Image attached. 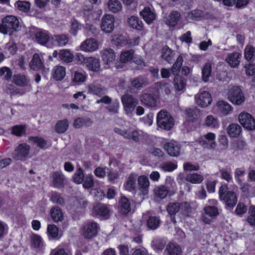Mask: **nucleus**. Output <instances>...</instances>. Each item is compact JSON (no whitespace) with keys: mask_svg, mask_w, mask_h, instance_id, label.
I'll return each instance as SVG.
<instances>
[{"mask_svg":"<svg viewBox=\"0 0 255 255\" xmlns=\"http://www.w3.org/2000/svg\"><path fill=\"white\" fill-rule=\"evenodd\" d=\"M136 176L135 174H131L125 184V188L129 191H134L136 187Z\"/></svg>","mask_w":255,"mask_h":255,"instance_id":"obj_36","label":"nucleus"},{"mask_svg":"<svg viewBox=\"0 0 255 255\" xmlns=\"http://www.w3.org/2000/svg\"><path fill=\"white\" fill-rule=\"evenodd\" d=\"M164 252L169 255H180L181 249L178 245L170 243L167 245Z\"/></svg>","mask_w":255,"mask_h":255,"instance_id":"obj_26","label":"nucleus"},{"mask_svg":"<svg viewBox=\"0 0 255 255\" xmlns=\"http://www.w3.org/2000/svg\"><path fill=\"white\" fill-rule=\"evenodd\" d=\"M30 146L23 142L18 144L12 153V157L15 160L25 161L30 156Z\"/></svg>","mask_w":255,"mask_h":255,"instance_id":"obj_3","label":"nucleus"},{"mask_svg":"<svg viewBox=\"0 0 255 255\" xmlns=\"http://www.w3.org/2000/svg\"><path fill=\"white\" fill-rule=\"evenodd\" d=\"M204 124L206 126L211 128H218L220 126L218 119L212 115L208 116L205 118Z\"/></svg>","mask_w":255,"mask_h":255,"instance_id":"obj_37","label":"nucleus"},{"mask_svg":"<svg viewBox=\"0 0 255 255\" xmlns=\"http://www.w3.org/2000/svg\"><path fill=\"white\" fill-rule=\"evenodd\" d=\"M202 78L205 82L209 80V78L211 73V65L210 63H206L202 69Z\"/></svg>","mask_w":255,"mask_h":255,"instance_id":"obj_61","label":"nucleus"},{"mask_svg":"<svg viewBox=\"0 0 255 255\" xmlns=\"http://www.w3.org/2000/svg\"><path fill=\"white\" fill-rule=\"evenodd\" d=\"M216 135L214 133L209 132L200 137L197 141L204 148L214 149L216 147Z\"/></svg>","mask_w":255,"mask_h":255,"instance_id":"obj_7","label":"nucleus"},{"mask_svg":"<svg viewBox=\"0 0 255 255\" xmlns=\"http://www.w3.org/2000/svg\"><path fill=\"white\" fill-rule=\"evenodd\" d=\"M84 175L82 169L79 168L73 176V181L77 184H80L84 181Z\"/></svg>","mask_w":255,"mask_h":255,"instance_id":"obj_57","label":"nucleus"},{"mask_svg":"<svg viewBox=\"0 0 255 255\" xmlns=\"http://www.w3.org/2000/svg\"><path fill=\"white\" fill-rule=\"evenodd\" d=\"M197 105L202 108H206L209 106L212 101L211 94L207 91H203L195 96Z\"/></svg>","mask_w":255,"mask_h":255,"instance_id":"obj_11","label":"nucleus"},{"mask_svg":"<svg viewBox=\"0 0 255 255\" xmlns=\"http://www.w3.org/2000/svg\"><path fill=\"white\" fill-rule=\"evenodd\" d=\"M26 131L25 126L16 125L13 126L11 129V133L17 136H21L24 134Z\"/></svg>","mask_w":255,"mask_h":255,"instance_id":"obj_55","label":"nucleus"},{"mask_svg":"<svg viewBox=\"0 0 255 255\" xmlns=\"http://www.w3.org/2000/svg\"><path fill=\"white\" fill-rule=\"evenodd\" d=\"M255 49L251 45H248L245 49V58L248 61L252 60L255 56Z\"/></svg>","mask_w":255,"mask_h":255,"instance_id":"obj_59","label":"nucleus"},{"mask_svg":"<svg viewBox=\"0 0 255 255\" xmlns=\"http://www.w3.org/2000/svg\"><path fill=\"white\" fill-rule=\"evenodd\" d=\"M221 178L226 180L227 182L233 181L232 170L230 168H222L220 170Z\"/></svg>","mask_w":255,"mask_h":255,"instance_id":"obj_52","label":"nucleus"},{"mask_svg":"<svg viewBox=\"0 0 255 255\" xmlns=\"http://www.w3.org/2000/svg\"><path fill=\"white\" fill-rule=\"evenodd\" d=\"M140 15L148 24H150L156 18V14L153 7H145L140 12Z\"/></svg>","mask_w":255,"mask_h":255,"instance_id":"obj_14","label":"nucleus"},{"mask_svg":"<svg viewBox=\"0 0 255 255\" xmlns=\"http://www.w3.org/2000/svg\"><path fill=\"white\" fill-rule=\"evenodd\" d=\"M185 112L187 118L190 121H193L197 119L200 114L199 110L196 107L187 109L186 110Z\"/></svg>","mask_w":255,"mask_h":255,"instance_id":"obj_47","label":"nucleus"},{"mask_svg":"<svg viewBox=\"0 0 255 255\" xmlns=\"http://www.w3.org/2000/svg\"><path fill=\"white\" fill-rule=\"evenodd\" d=\"M128 23L130 27L138 30H142L143 26L142 21L135 16H131L128 18Z\"/></svg>","mask_w":255,"mask_h":255,"instance_id":"obj_28","label":"nucleus"},{"mask_svg":"<svg viewBox=\"0 0 255 255\" xmlns=\"http://www.w3.org/2000/svg\"><path fill=\"white\" fill-rule=\"evenodd\" d=\"M185 179L187 181L192 184H200L204 180V177L200 174L193 173L187 174Z\"/></svg>","mask_w":255,"mask_h":255,"instance_id":"obj_39","label":"nucleus"},{"mask_svg":"<svg viewBox=\"0 0 255 255\" xmlns=\"http://www.w3.org/2000/svg\"><path fill=\"white\" fill-rule=\"evenodd\" d=\"M177 187L176 183L172 180L166 182V186H161L158 187L155 190V194L156 196L161 199H163L166 197L167 194L171 196L175 194L177 192Z\"/></svg>","mask_w":255,"mask_h":255,"instance_id":"obj_6","label":"nucleus"},{"mask_svg":"<svg viewBox=\"0 0 255 255\" xmlns=\"http://www.w3.org/2000/svg\"><path fill=\"white\" fill-rule=\"evenodd\" d=\"M99 48L97 41L94 38H89L83 41L80 45L81 50L85 52H93Z\"/></svg>","mask_w":255,"mask_h":255,"instance_id":"obj_15","label":"nucleus"},{"mask_svg":"<svg viewBox=\"0 0 255 255\" xmlns=\"http://www.w3.org/2000/svg\"><path fill=\"white\" fill-rule=\"evenodd\" d=\"M50 215L52 219L55 222L62 221L63 219V214L62 210L58 207H54L51 209Z\"/></svg>","mask_w":255,"mask_h":255,"instance_id":"obj_30","label":"nucleus"},{"mask_svg":"<svg viewBox=\"0 0 255 255\" xmlns=\"http://www.w3.org/2000/svg\"><path fill=\"white\" fill-rule=\"evenodd\" d=\"M165 242L160 239L155 240L152 242L154 250L157 252L161 251L165 247Z\"/></svg>","mask_w":255,"mask_h":255,"instance_id":"obj_64","label":"nucleus"},{"mask_svg":"<svg viewBox=\"0 0 255 255\" xmlns=\"http://www.w3.org/2000/svg\"><path fill=\"white\" fill-rule=\"evenodd\" d=\"M122 102L127 114L130 115L134 110L138 101L131 95L126 94L122 97Z\"/></svg>","mask_w":255,"mask_h":255,"instance_id":"obj_10","label":"nucleus"},{"mask_svg":"<svg viewBox=\"0 0 255 255\" xmlns=\"http://www.w3.org/2000/svg\"><path fill=\"white\" fill-rule=\"evenodd\" d=\"M93 211L98 215L106 217L109 215L110 210L106 205L99 204L94 207Z\"/></svg>","mask_w":255,"mask_h":255,"instance_id":"obj_34","label":"nucleus"},{"mask_svg":"<svg viewBox=\"0 0 255 255\" xmlns=\"http://www.w3.org/2000/svg\"><path fill=\"white\" fill-rule=\"evenodd\" d=\"M107 6L109 10L113 13H118L122 9V4L119 0H109Z\"/></svg>","mask_w":255,"mask_h":255,"instance_id":"obj_25","label":"nucleus"},{"mask_svg":"<svg viewBox=\"0 0 255 255\" xmlns=\"http://www.w3.org/2000/svg\"><path fill=\"white\" fill-rule=\"evenodd\" d=\"M52 39L55 42V44L60 46L66 45L69 41L68 37L64 34L55 35Z\"/></svg>","mask_w":255,"mask_h":255,"instance_id":"obj_48","label":"nucleus"},{"mask_svg":"<svg viewBox=\"0 0 255 255\" xmlns=\"http://www.w3.org/2000/svg\"><path fill=\"white\" fill-rule=\"evenodd\" d=\"M249 216L247 218L249 224L253 226H255V206L251 205L249 209Z\"/></svg>","mask_w":255,"mask_h":255,"instance_id":"obj_62","label":"nucleus"},{"mask_svg":"<svg viewBox=\"0 0 255 255\" xmlns=\"http://www.w3.org/2000/svg\"><path fill=\"white\" fill-rule=\"evenodd\" d=\"M19 26L18 18L13 15H7L2 20L0 24V32L4 34H11L15 31Z\"/></svg>","mask_w":255,"mask_h":255,"instance_id":"obj_1","label":"nucleus"},{"mask_svg":"<svg viewBox=\"0 0 255 255\" xmlns=\"http://www.w3.org/2000/svg\"><path fill=\"white\" fill-rule=\"evenodd\" d=\"M53 184L55 187L61 188L63 187L64 177L61 172H55L53 175Z\"/></svg>","mask_w":255,"mask_h":255,"instance_id":"obj_44","label":"nucleus"},{"mask_svg":"<svg viewBox=\"0 0 255 255\" xmlns=\"http://www.w3.org/2000/svg\"><path fill=\"white\" fill-rule=\"evenodd\" d=\"M92 124L91 120L89 118H78L74 121L73 126L75 128H80L83 126L89 127Z\"/></svg>","mask_w":255,"mask_h":255,"instance_id":"obj_41","label":"nucleus"},{"mask_svg":"<svg viewBox=\"0 0 255 255\" xmlns=\"http://www.w3.org/2000/svg\"><path fill=\"white\" fill-rule=\"evenodd\" d=\"M137 182L140 189L146 194L149 186V181L147 177L145 175H141L138 178Z\"/></svg>","mask_w":255,"mask_h":255,"instance_id":"obj_32","label":"nucleus"},{"mask_svg":"<svg viewBox=\"0 0 255 255\" xmlns=\"http://www.w3.org/2000/svg\"><path fill=\"white\" fill-rule=\"evenodd\" d=\"M160 223L159 219L155 216H150L147 221L148 227L151 230L157 229Z\"/></svg>","mask_w":255,"mask_h":255,"instance_id":"obj_51","label":"nucleus"},{"mask_svg":"<svg viewBox=\"0 0 255 255\" xmlns=\"http://www.w3.org/2000/svg\"><path fill=\"white\" fill-rule=\"evenodd\" d=\"M69 127V122L67 120L58 121L55 127L56 131L58 133H63L67 130Z\"/></svg>","mask_w":255,"mask_h":255,"instance_id":"obj_49","label":"nucleus"},{"mask_svg":"<svg viewBox=\"0 0 255 255\" xmlns=\"http://www.w3.org/2000/svg\"><path fill=\"white\" fill-rule=\"evenodd\" d=\"M85 65L89 70L92 71L98 72L101 69L99 59L95 57H87L85 61Z\"/></svg>","mask_w":255,"mask_h":255,"instance_id":"obj_19","label":"nucleus"},{"mask_svg":"<svg viewBox=\"0 0 255 255\" xmlns=\"http://www.w3.org/2000/svg\"><path fill=\"white\" fill-rule=\"evenodd\" d=\"M120 209L122 214H127L130 210V203L126 197H122L120 200Z\"/></svg>","mask_w":255,"mask_h":255,"instance_id":"obj_27","label":"nucleus"},{"mask_svg":"<svg viewBox=\"0 0 255 255\" xmlns=\"http://www.w3.org/2000/svg\"><path fill=\"white\" fill-rule=\"evenodd\" d=\"M13 81L16 85L24 87L28 85L30 80L25 75L18 74L14 76Z\"/></svg>","mask_w":255,"mask_h":255,"instance_id":"obj_38","label":"nucleus"},{"mask_svg":"<svg viewBox=\"0 0 255 255\" xmlns=\"http://www.w3.org/2000/svg\"><path fill=\"white\" fill-rule=\"evenodd\" d=\"M239 123L242 126L249 130L255 129V120L250 114L243 112L238 117Z\"/></svg>","mask_w":255,"mask_h":255,"instance_id":"obj_8","label":"nucleus"},{"mask_svg":"<svg viewBox=\"0 0 255 255\" xmlns=\"http://www.w3.org/2000/svg\"><path fill=\"white\" fill-rule=\"evenodd\" d=\"M228 100L234 105L240 106L245 101V96L239 87H230L228 93Z\"/></svg>","mask_w":255,"mask_h":255,"instance_id":"obj_4","label":"nucleus"},{"mask_svg":"<svg viewBox=\"0 0 255 255\" xmlns=\"http://www.w3.org/2000/svg\"><path fill=\"white\" fill-rule=\"evenodd\" d=\"M74 55L68 49H63L59 52V59L67 63H70L73 61Z\"/></svg>","mask_w":255,"mask_h":255,"instance_id":"obj_33","label":"nucleus"},{"mask_svg":"<svg viewBox=\"0 0 255 255\" xmlns=\"http://www.w3.org/2000/svg\"><path fill=\"white\" fill-rule=\"evenodd\" d=\"M227 185H222L219 189V197L227 206L233 207L237 202V197L235 192L228 191Z\"/></svg>","mask_w":255,"mask_h":255,"instance_id":"obj_2","label":"nucleus"},{"mask_svg":"<svg viewBox=\"0 0 255 255\" xmlns=\"http://www.w3.org/2000/svg\"><path fill=\"white\" fill-rule=\"evenodd\" d=\"M175 88L177 91H182L185 86V82L184 80L180 77H176L174 80Z\"/></svg>","mask_w":255,"mask_h":255,"instance_id":"obj_63","label":"nucleus"},{"mask_svg":"<svg viewBox=\"0 0 255 255\" xmlns=\"http://www.w3.org/2000/svg\"><path fill=\"white\" fill-rule=\"evenodd\" d=\"M164 148L170 156L177 157L180 154L181 145L177 141H171L165 143Z\"/></svg>","mask_w":255,"mask_h":255,"instance_id":"obj_13","label":"nucleus"},{"mask_svg":"<svg viewBox=\"0 0 255 255\" xmlns=\"http://www.w3.org/2000/svg\"><path fill=\"white\" fill-rule=\"evenodd\" d=\"M53 77L57 80H62L66 75L65 68L61 66H56L53 69Z\"/></svg>","mask_w":255,"mask_h":255,"instance_id":"obj_31","label":"nucleus"},{"mask_svg":"<svg viewBox=\"0 0 255 255\" xmlns=\"http://www.w3.org/2000/svg\"><path fill=\"white\" fill-rule=\"evenodd\" d=\"M112 42L117 46H123L128 43L125 37L121 34H115L112 36Z\"/></svg>","mask_w":255,"mask_h":255,"instance_id":"obj_45","label":"nucleus"},{"mask_svg":"<svg viewBox=\"0 0 255 255\" xmlns=\"http://www.w3.org/2000/svg\"><path fill=\"white\" fill-rule=\"evenodd\" d=\"M183 61L182 55H179L176 59V62L173 65L171 71L174 75H177L179 74L180 69L182 65Z\"/></svg>","mask_w":255,"mask_h":255,"instance_id":"obj_50","label":"nucleus"},{"mask_svg":"<svg viewBox=\"0 0 255 255\" xmlns=\"http://www.w3.org/2000/svg\"><path fill=\"white\" fill-rule=\"evenodd\" d=\"M134 54V51L132 50H126L122 52L120 56V62L116 63L115 66L117 69L122 68L123 64L130 61Z\"/></svg>","mask_w":255,"mask_h":255,"instance_id":"obj_16","label":"nucleus"},{"mask_svg":"<svg viewBox=\"0 0 255 255\" xmlns=\"http://www.w3.org/2000/svg\"><path fill=\"white\" fill-rule=\"evenodd\" d=\"M174 56V52L168 47L164 46L161 50V57L168 63H170Z\"/></svg>","mask_w":255,"mask_h":255,"instance_id":"obj_40","label":"nucleus"},{"mask_svg":"<svg viewBox=\"0 0 255 255\" xmlns=\"http://www.w3.org/2000/svg\"><path fill=\"white\" fill-rule=\"evenodd\" d=\"M241 57L239 52H233L228 55L226 61L231 67H237L240 64Z\"/></svg>","mask_w":255,"mask_h":255,"instance_id":"obj_22","label":"nucleus"},{"mask_svg":"<svg viewBox=\"0 0 255 255\" xmlns=\"http://www.w3.org/2000/svg\"><path fill=\"white\" fill-rule=\"evenodd\" d=\"M115 19L113 15L106 14L102 18L101 30L105 33H111L115 28Z\"/></svg>","mask_w":255,"mask_h":255,"instance_id":"obj_9","label":"nucleus"},{"mask_svg":"<svg viewBox=\"0 0 255 255\" xmlns=\"http://www.w3.org/2000/svg\"><path fill=\"white\" fill-rule=\"evenodd\" d=\"M103 61L106 65L112 63L116 58V54L114 51L111 48L103 49L101 51Z\"/></svg>","mask_w":255,"mask_h":255,"instance_id":"obj_17","label":"nucleus"},{"mask_svg":"<svg viewBox=\"0 0 255 255\" xmlns=\"http://www.w3.org/2000/svg\"><path fill=\"white\" fill-rule=\"evenodd\" d=\"M28 140L36 143L39 147L42 149H45L47 145V142L42 137L30 136L28 138Z\"/></svg>","mask_w":255,"mask_h":255,"instance_id":"obj_54","label":"nucleus"},{"mask_svg":"<svg viewBox=\"0 0 255 255\" xmlns=\"http://www.w3.org/2000/svg\"><path fill=\"white\" fill-rule=\"evenodd\" d=\"M15 5L19 10L27 12L30 9V3L27 1H18Z\"/></svg>","mask_w":255,"mask_h":255,"instance_id":"obj_58","label":"nucleus"},{"mask_svg":"<svg viewBox=\"0 0 255 255\" xmlns=\"http://www.w3.org/2000/svg\"><path fill=\"white\" fill-rule=\"evenodd\" d=\"M83 13V17L86 22L94 21L98 17V13L93 9L89 8L88 9H84Z\"/></svg>","mask_w":255,"mask_h":255,"instance_id":"obj_35","label":"nucleus"},{"mask_svg":"<svg viewBox=\"0 0 255 255\" xmlns=\"http://www.w3.org/2000/svg\"><path fill=\"white\" fill-rule=\"evenodd\" d=\"M219 111L224 116L229 115L233 110V107L227 102L224 101H219L217 103Z\"/></svg>","mask_w":255,"mask_h":255,"instance_id":"obj_24","label":"nucleus"},{"mask_svg":"<svg viewBox=\"0 0 255 255\" xmlns=\"http://www.w3.org/2000/svg\"><path fill=\"white\" fill-rule=\"evenodd\" d=\"M242 131L241 127L238 124H232L227 128L228 134L233 137L238 136Z\"/></svg>","mask_w":255,"mask_h":255,"instance_id":"obj_29","label":"nucleus"},{"mask_svg":"<svg viewBox=\"0 0 255 255\" xmlns=\"http://www.w3.org/2000/svg\"><path fill=\"white\" fill-rule=\"evenodd\" d=\"M88 93L101 97L106 93V90L96 83H93L87 86Z\"/></svg>","mask_w":255,"mask_h":255,"instance_id":"obj_18","label":"nucleus"},{"mask_svg":"<svg viewBox=\"0 0 255 255\" xmlns=\"http://www.w3.org/2000/svg\"><path fill=\"white\" fill-rule=\"evenodd\" d=\"M98 229L97 224L94 222H90L83 227V235L86 239H91L97 235Z\"/></svg>","mask_w":255,"mask_h":255,"instance_id":"obj_12","label":"nucleus"},{"mask_svg":"<svg viewBox=\"0 0 255 255\" xmlns=\"http://www.w3.org/2000/svg\"><path fill=\"white\" fill-rule=\"evenodd\" d=\"M180 17V14L178 12L173 11L169 15L166 23L170 26H174L179 20Z\"/></svg>","mask_w":255,"mask_h":255,"instance_id":"obj_42","label":"nucleus"},{"mask_svg":"<svg viewBox=\"0 0 255 255\" xmlns=\"http://www.w3.org/2000/svg\"><path fill=\"white\" fill-rule=\"evenodd\" d=\"M204 211L206 214L210 217H216L219 214L218 209L216 206H206L204 208Z\"/></svg>","mask_w":255,"mask_h":255,"instance_id":"obj_60","label":"nucleus"},{"mask_svg":"<svg viewBox=\"0 0 255 255\" xmlns=\"http://www.w3.org/2000/svg\"><path fill=\"white\" fill-rule=\"evenodd\" d=\"M180 203L179 202L169 203L167 207V211L171 216H174L179 211H180Z\"/></svg>","mask_w":255,"mask_h":255,"instance_id":"obj_46","label":"nucleus"},{"mask_svg":"<svg viewBox=\"0 0 255 255\" xmlns=\"http://www.w3.org/2000/svg\"><path fill=\"white\" fill-rule=\"evenodd\" d=\"M177 167V163L172 162H164L160 165V168L164 172H172Z\"/></svg>","mask_w":255,"mask_h":255,"instance_id":"obj_53","label":"nucleus"},{"mask_svg":"<svg viewBox=\"0 0 255 255\" xmlns=\"http://www.w3.org/2000/svg\"><path fill=\"white\" fill-rule=\"evenodd\" d=\"M43 60L37 53L33 54L32 59L29 63L30 68L33 70H38L43 67Z\"/></svg>","mask_w":255,"mask_h":255,"instance_id":"obj_21","label":"nucleus"},{"mask_svg":"<svg viewBox=\"0 0 255 255\" xmlns=\"http://www.w3.org/2000/svg\"><path fill=\"white\" fill-rule=\"evenodd\" d=\"M246 174L245 169L243 167H239L235 169L234 171V176L236 182L241 184L244 180Z\"/></svg>","mask_w":255,"mask_h":255,"instance_id":"obj_43","label":"nucleus"},{"mask_svg":"<svg viewBox=\"0 0 255 255\" xmlns=\"http://www.w3.org/2000/svg\"><path fill=\"white\" fill-rule=\"evenodd\" d=\"M157 124L165 130H170L174 125L173 119L166 111L161 110L157 115Z\"/></svg>","mask_w":255,"mask_h":255,"instance_id":"obj_5","label":"nucleus"},{"mask_svg":"<svg viewBox=\"0 0 255 255\" xmlns=\"http://www.w3.org/2000/svg\"><path fill=\"white\" fill-rule=\"evenodd\" d=\"M47 233L49 238H55L58 236L59 229L55 225H48L47 229Z\"/></svg>","mask_w":255,"mask_h":255,"instance_id":"obj_56","label":"nucleus"},{"mask_svg":"<svg viewBox=\"0 0 255 255\" xmlns=\"http://www.w3.org/2000/svg\"><path fill=\"white\" fill-rule=\"evenodd\" d=\"M140 101L143 105L149 107H153L156 104V100L149 94L144 93L141 95Z\"/></svg>","mask_w":255,"mask_h":255,"instance_id":"obj_23","label":"nucleus"},{"mask_svg":"<svg viewBox=\"0 0 255 255\" xmlns=\"http://www.w3.org/2000/svg\"><path fill=\"white\" fill-rule=\"evenodd\" d=\"M35 39L38 43L45 45L50 39V35L47 31L40 29L35 32Z\"/></svg>","mask_w":255,"mask_h":255,"instance_id":"obj_20","label":"nucleus"}]
</instances>
